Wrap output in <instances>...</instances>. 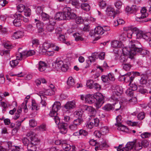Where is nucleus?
Masks as SVG:
<instances>
[{
    "mask_svg": "<svg viewBox=\"0 0 151 151\" xmlns=\"http://www.w3.org/2000/svg\"><path fill=\"white\" fill-rule=\"evenodd\" d=\"M85 99L86 102L89 104L93 103L96 100V102L95 104L97 108L100 107L104 102V96L99 92L96 93L94 96L87 94L85 96Z\"/></svg>",
    "mask_w": 151,
    "mask_h": 151,
    "instance_id": "obj_1",
    "label": "nucleus"
},
{
    "mask_svg": "<svg viewBox=\"0 0 151 151\" xmlns=\"http://www.w3.org/2000/svg\"><path fill=\"white\" fill-rule=\"evenodd\" d=\"M129 47L131 48V53L134 55L137 53L144 55L148 54L149 51L143 49L141 45L139 42L137 40L131 41L129 44Z\"/></svg>",
    "mask_w": 151,
    "mask_h": 151,
    "instance_id": "obj_2",
    "label": "nucleus"
},
{
    "mask_svg": "<svg viewBox=\"0 0 151 151\" xmlns=\"http://www.w3.org/2000/svg\"><path fill=\"white\" fill-rule=\"evenodd\" d=\"M123 54L120 58V61L122 63H130L134 58V55L131 53V48L124 47L123 49Z\"/></svg>",
    "mask_w": 151,
    "mask_h": 151,
    "instance_id": "obj_3",
    "label": "nucleus"
},
{
    "mask_svg": "<svg viewBox=\"0 0 151 151\" xmlns=\"http://www.w3.org/2000/svg\"><path fill=\"white\" fill-rule=\"evenodd\" d=\"M61 104L59 101H55L52 106V109L50 111L49 115L53 117V119L55 122L57 124H59L60 123V120L58 116H57V112L61 108Z\"/></svg>",
    "mask_w": 151,
    "mask_h": 151,
    "instance_id": "obj_4",
    "label": "nucleus"
},
{
    "mask_svg": "<svg viewBox=\"0 0 151 151\" xmlns=\"http://www.w3.org/2000/svg\"><path fill=\"white\" fill-rule=\"evenodd\" d=\"M35 53L34 50H31L27 51L22 50V48H20L19 49L18 52L16 54V56L19 60H22L26 57L32 56Z\"/></svg>",
    "mask_w": 151,
    "mask_h": 151,
    "instance_id": "obj_5",
    "label": "nucleus"
},
{
    "mask_svg": "<svg viewBox=\"0 0 151 151\" xmlns=\"http://www.w3.org/2000/svg\"><path fill=\"white\" fill-rule=\"evenodd\" d=\"M139 73L137 72H132L128 73L126 74L121 75L122 76H124V79L126 82L129 83V84H131L133 81L136 76H139Z\"/></svg>",
    "mask_w": 151,
    "mask_h": 151,
    "instance_id": "obj_6",
    "label": "nucleus"
},
{
    "mask_svg": "<svg viewBox=\"0 0 151 151\" xmlns=\"http://www.w3.org/2000/svg\"><path fill=\"white\" fill-rule=\"evenodd\" d=\"M63 11L64 12L66 15V19H73L76 17V15L72 12V10L70 7L64 8Z\"/></svg>",
    "mask_w": 151,
    "mask_h": 151,
    "instance_id": "obj_7",
    "label": "nucleus"
},
{
    "mask_svg": "<svg viewBox=\"0 0 151 151\" xmlns=\"http://www.w3.org/2000/svg\"><path fill=\"white\" fill-rule=\"evenodd\" d=\"M123 93L122 89L119 86H116L113 92V94L111 97L112 100L116 101L118 98L116 96H120Z\"/></svg>",
    "mask_w": 151,
    "mask_h": 151,
    "instance_id": "obj_8",
    "label": "nucleus"
},
{
    "mask_svg": "<svg viewBox=\"0 0 151 151\" xmlns=\"http://www.w3.org/2000/svg\"><path fill=\"white\" fill-rule=\"evenodd\" d=\"M26 135L29 138L31 142L34 143V142H40V140L36 137V134L30 131L27 132Z\"/></svg>",
    "mask_w": 151,
    "mask_h": 151,
    "instance_id": "obj_9",
    "label": "nucleus"
},
{
    "mask_svg": "<svg viewBox=\"0 0 151 151\" xmlns=\"http://www.w3.org/2000/svg\"><path fill=\"white\" fill-rule=\"evenodd\" d=\"M62 147L65 151H76V147L74 146H71L65 141L62 143Z\"/></svg>",
    "mask_w": 151,
    "mask_h": 151,
    "instance_id": "obj_10",
    "label": "nucleus"
},
{
    "mask_svg": "<svg viewBox=\"0 0 151 151\" xmlns=\"http://www.w3.org/2000/svg\"><path fill=\"white\" fill-rule=\"evenodd\" d=\"M134 32L132 35H136L137 38L138 39L143 38V36L144 35V32L142 31L139 30L136 27L134 28L133 29Z\"/></svg>",
    "mask_w": 151,
    "mask_h": 151,
    "instance_id": "obj_11",
    "label": "nucleus"
},
{
    "mask_svg": "<svg viewBox=\"0 0 151 151\" xmlns=\"http://www.w3.org/2000/svg\"><path fill=\"white\" fill-rule=\"evenodd\" d=\"M58 127L61 130L60 131L62 133L65 134L67 131V127L68 124L67 123L62 122L59 123Z\"/></svg>",
    "mask_w": 151,
    "mask_h": 151,
    "instance_id": "obj_12",
    "label": "nucleus"
},
{
    "mask_svg": "<svg viewBox=\"0 0 151 151\" xmlns=\"http://www.w3.org/2000/svg\"><path fill=\"white\" fill-rule=\"evenodd\" d=\"M63 65V62L57 59L56 61L52 64L53 67L57 70L60 69L62 66Z\"/></svg>",
    "mask_w": 151,
    "mask_h": 151,
    "instance_id": "obj_13",
    "label": "nucleus"
},
{
    "mask_svg": "<svg viewBox=\"0 0 151 151\" xmlns=\"http://www.w3.org/2000/svg\"><path fill=\"white\" fill-rule=\"evenodd\" d=\"M55 19L58 20H62L66 19V15L64 12H59L57 13L55 17Z\"/></svg>",
    "mask_w": 151,
    "mask_h": 151,
    "instance_id": "obj_14",
    "label": "nucleus"
},
{
    "mask_svg": "<svg viewBox=\"0 0 151 151\" xmlns=\"http://www.w3.org/2000/svg\"><path fill=\"white\" fill-rule=\"evenodd\" d=\"M39 142H34L33 143L30 142L29 144L27 146V148L28 151H36L37 148L36 145Z\"/></svg>",
    "mask_w": 151,
    "mask_h": 151,
    "instance_id": "obj_15",
    "label": "nucleus"
},
{
    "mask_svg": "<svg viewBox=\"0 0 151 151\" xmlns=\"http://www.w3.org/2000/svg\"><path fill=\"white\" fill-rule=\"evenodd\" d=\"M76 102L75 101H72L67 102L64 105V107L67 109L70 110L75 107Z\"/></svg>",
    "mask_w": 151,
    "mask_h": 151,
    "instance_id": "obj_16",
    "label": "nucleus"
},
{
    "mask_svg": "<svg viewBox=\"0 0 151 151\" xmlns=\"http://www.w3.org/2000/svg\"><path fill=\"white\" fill-rule=\"evenodd\" d=\"M106 12L108 15L113 17V18H114L115 14H117L114 9L110 7L107 8Z\"/></svg>",
    "mask_w": 151,
    "mask_h": 151,
    "instance_id": "obj_17",
    "label": "nucleus"
},
{
    "mask_svg": "<svg viewBox=\"0 0 151 151\" xmlns=\"http://www.w3.org/2000/svg\"><path fill=\"white\" fill-rule=\"evenodd\" d=\"M136 27H134L133 26H130L127 27H125L124 28V30L126 31H128L131 30L132 32V33H128L127 35V36L129 38H131L132 37V34L134 32L133 30L134 28H136Z\"/></svg>",
    "mask_w": 151,
    "mask_h": 151,
    "instance_id": "obj_18",
    "label": "nucleus"
},
{
    "mask_svg": "<svg viewBox=\"0 0 151 151\" xmlns=\"http://www.w3.org/2000/svg\"><path fill=\"white\" fill-rule=\"evenodd\" d=\"M111 44V46L114 48L120 47L122 46V43L117 40L112 41Z\"/></svg>",
    "mask_w": 151,
    "mask_h": 151,
    "instance_id": "obj_19",
    "label": "nucleus"
},
{
    "mask_svg": "<svg viewBox=\"0 0 151 151\" xmlns=\"http://www.w3.org/2000/svg\"><path fill=\"white\" fill-rule=\"evenodd\" d=\"M24 35L23 32L21 31L15 32L13 36V39L21 38Z\"/></svg>",
    "mask_w": 151,
    "mask_h": 151,
    "instance_id": "obj_20",
    "label": "nucleus"
},
{
    "mask_svg": "<svg viewBox=\"0 0 151 151\" xmlns=\"http://www.w3.org/2000/svg\"><path fill=\"white\" fill-rule=\"evenodd\" d=\"M35 25L38 29V32H41L44 30V28H43L44 24L41 22L38 23L37 22V23L35 24Z\"/></svg>",
    "mask_w": 151,
    "mask_h": 151,
    "instance_id": "obj_21",
    "label": "nucleus"
},
{
    "mask_svg": "<svg viewBox=\"0 0 151 151\" xmlns=\"http://www.w3.org/2000/svg\"><path fill=\"white\" fill-rule=\"evenodd\" d=\"M88 133L87 131L86 130L81 129L79 130V132H76L74 133L73 134L74 135H83L84 136H86L88 135Z\"/></svg>",
    "mask_w": 151,
    "mask_h": 151,
    "instance_id": "obj_22",
    "label": "nucleus"
},
{
    "mask_svg": "<svg viewBox=\"0 0 151 151\" xmlns=\"http://www.w3.org/2000/svg\"><path fill=\"white\" fill-rule=\"evenodd\" d=\"M115 102V103L113 104V109H115L116 111H117L119 110L121 107V105L119 102L117 100L116 101L115 100H113Z\"/></svg>",
    "mask_w": 151,
    "mask_h": 151,
    "instance_id": "obj_23",
    "label": "nucleus"
},
{
    "mask_svg": "<svg viewBox=\"0 0 151 151\" xmlns=\"http://www.w3.org/2000/svg\"><path fill=\"white\" fill-rule=\"evenodd\" d=\"M94 32L95 34L101 35L104 34L103 28L100 26H98L96 27L94 30Z\"/></svg>",
    "mask_w": 151,
    "mask_h": 151,
    "instance_id": "obj_24",
    "label": "nucleus"
},
{
    "mask_svg": "<svg viewBox=\"0 0 151 151\" xmlns=\"http://www.w3.org/2000/svg\"><path fill=\"white\" fill-rule=\"evenodd\" d=\"M46 68V64L44 62L42 61H40L39 63V70L40 71H43Z\"/></svg>",
    "mask_w": 151,
    "mask_h": 151,
    "instance_id": "obj_25",
    "label": "nucleus"
},
{
    "mask_svg": "<svg viewBox=\"0 0 151 151\" xmlns=\"http://www.w3.org/2000/svg\"><path fill=\"white\" fill-rule=\"evenodd\" d=\"M67 83L69 87H73L75 84V81L72 77L68 78Z\"/></svg>",
    "mask_w": 151,
    "mask_h": 151,
    "instance_id": "obj_26",
    "label": "nucleus"
},
{
    "mask_svg": "<svg viewBox=\"0 0 151 151\" xmlns=\"http://www.w3.org/2000/svg\"><path fill=\"white\" fill-rule=\"evenodd\" d=\"M88 60H86V63L87 64L85 67L86 68H88L89 65L91 64L92 62H94L95 61L96 59L94 58L92 56H89L88 57Z\"/></svg>",
    "mask_w": 151,
    "mask_h": 151,
    "instance_id": "obj_27",
    "label": "nucleus"
},
{
    "mask_svg": "<svg viewBox=\"0 0 151 151\" xmlns=\"http://www.w3.org/2000/svg\"><path fill=\"white\" fill-rule=\"evenodd\" d=\"M145 15H141V16L139 17H136L135 18L136 20L138 22H146L147 21L143 20L142 19L146 17H147L148 14H145Z\"/></svg>",
    "mask_w": 151,
    "mask_h": 151,
    "instance_id": "obj_28",
    "label": "nucleus"
},
{
    "mask_svg": "<svg viewBox=\"0 0 151 151\" xmlns=\"http://www.w3.org/2000/svg\"><path fill=\"white\" fill-rule=\"evenodd\" d=\"M83 122L82 118H77L75 119L73 122L74 124L76 125L77 127L80 125Z\"/></svg>",
    "mask_w": 151,
    "mask_h": 151,
    "instance_id": "obj_29",
    "label": "nucleus"
},
{
    "mask_svg": "<svg viewBox=\"0 0 151 151\" xmlns=\"http://www.w3.org/2000/svg\"><path fill=\"white\" fill-rule=\"evenodd\" d=\"M81 7L82 9L86 11H89L90 8L89 5L87 3L82 4L81 5Z\"/></svg>",
    "mask_w": 151,
    "mask_h": 151,
    "instance_id": "obj_30",
    "label": "nucleus"
},
{
    "mask_svg": "<svg viewBox=\"0 0 151 151\" xmlns=\"http://www.w3.org/2000/svg\"><path fill=\"white\" fill-rule=\"evenodd\" d=\"M103 109L104 110L106 111H109L111 110H113V105L109 104L105 105L103 107Z\"/></svg>",
    "mask_w": 151,
    "mask_h": 151,
    "instance_id": "obj_31",
    "label": "nucleus"
},
{
    "mask_svg": "<svg viewBox=\"0 0 151 151\" xmlns=\"http://www.w3.org/2000/svg\"><path fill=\"white\" fill-rule=\"evenodd\" d=\"M73 36L75 37V40L77 41L83 40V38L81 36H80V34L78 33H75L73 34Z\"/></svg>",
    "mask_w": 151,
    "mask_h": 151,
    "instance_id": "obj_32",
    "label": "nucleus"
},
{
    "mask_svg": "<svg viewBox=\"0 0 151 151\" xmlns=\"http://www.w3.org/2000/svg\"><path fill=\"white\" fill-rule=\"evenodd\" d=\"M143 38L146 40H149L151 38V33L150 32L144 33L143 35Z\"/></svg>",
    "mask_w": 151,
    "mask_h": 151,
    "instance_id": "obj_33",
    "label": "nucleus"
},
{
    "mask_svg": "<svg viewBox=\"0 0 151 151\" xmlns=\"http://www.w3.org/2000/svg\"><path fill=\"white\" fill-rule=\"evenodd\" d=\"M124 63L122 64V66L124 70L126 71L129 70L131 68L132 65L129 64V63Z\"/></svg>",
    "mask_w": 151,
    "mask_h": 151,
    "instance_id": "obj_34",
    "label": "nucleus"
},
{
    "mask_svg": "<svg viewBox=\"0 0 151 151\" xmlns=\"http://www.w3.org/2000/svg\"><path fill=\"white\" fill-rule=\"evenodd\" d=\"M16 57H17L16 56ZM16 58L17 59L16 60H12L10 61V65L11 67L12 68H14L19 63L18 60H19L17 59V57H16Z\"/></svg>",
    "mask_w": 151,
    "mask_h": 151,
    "instance_id": "obj_35",
    "label": "nucleus"
},
{
    "mask_svg": "<svg viewBox=\"0 0 151 151\" xmlns=\"http://www.w3.org/2000/svg\"><path fill=\"white\" fill-rule=\"evenodd\" d=\"M108 128L107 126H104L101 127L100 129V132H101L102 135L106 134L108 131Z\"/></svg>",
    "mask_w": 151,
    "mask_h": 151,
    "instance_id": "obj_36",
    "label": "nucleus"
},
{
    "mask_svg": "<svg viewBox=\"0 0 151 151\" xmlns=\"http://www.w3.org/2000/svg\"><path fill=\"white\" fill-rule=\"evenodd\" d=\"M24 14L26 17H29L31 14V9L29 8H26L23 12Z\"/></svg>",
    "mask_w": 151,
    "mask_h": 151,
    "instance_id": "obj_37",
    "label": "nucleus"
},
{
    "mask_svg": "<svg viewBox=\"0 0 151 151\" xmlns=\"http://www.w3.org/2000/svg\"><path fill=\"white\" fill-rule=\"evenodd\" d=\"M135 142H129L126 145V147L129 150L132 149L135 147Z\"/></svg>",
    "mask_w": 151,
    "mask_h": 151,
    "instance_id": "obj_38",
    "label": "nucleus"
},
{
    "mask_svg": "<svg viewBox=\"0 0 151 151\" xmlns=\"http://www.w3.org/2000/svg\"><path fill=\"white\" fill-rule=\"evenodd\" d=\"M25 8L24 6L22 4H20L17 6V9L19 12H23Z\"/></svg>",
    "mask_w": 151,
    "mask_h": 151,
    "instance_id": "obj_39",
    "label": "nucleus"
},
{
    "mask_svg": "<svg viewBox=\"0 0 151 151\" xmlns=\"http://www.w3.org/2000/svg\"><path fill=\"white\" fill-rule=\"evenodd\" d=\"M117 126L118 127V129L122 131H126V130L128 129V128L126 126L122 125L121 124H118Z\"/></svg>",
    "mask_w": 151,
    "mask_h": 151,
    "instance_id": "obj_40",
    "label": "nucleus"
},
{
    "mask_svg": "<svg viewBox=\"0 0 151 151\" xmlns=\"http://www.w3.org/2000/svg\"><path fill=\"white\" fill-rule=\"evenodd\" d=\"M45 92L46 90L40 91L39 92V93L38 94L40 96L42 100V99H43V100H45V99L46 98V97L45 96Z\"/></svg>",
    "mask_w": 151,
    "mask_h": 151,
    "instance_id": "obj_41",
    "label": "nucleus"
},
{
    "mask_svg": "<svg viewBox=\"0 0 151 151\" xmlns=\"http://www.w3.org/2000/svg\"><path fill=\"white\" fill-rule=\"evenodd\" d=\"M55 91L52 89H49L46 90L45 95H52L55 94Z\"/></svg>",
    "mask_w": 151,
    "mask_h": 151,
    "instance_id": "obj_42",
    "label": "nucleus"
},
{
    "mask_svg": "<svg viewBox=\"0 0 151 151\" xmlns=\"http://www.w3.org/2000/svg\"><path fill=\"white\" fill-rule=\"evenodd\" d=\"M151 133L148 132H143L141 134V136L143 138H146L150 137Z\"/></svg>",
    "mask_w": 151,
    "mask_h": 151,
    "instance_id": "obj_43",
    "label": "nucleus"
},
{
    "mask_svg": "<svg viewBox=\"0 0 151 151\" xmlns=\"http://www.w3.org/2000/svg\"><path fill=\"white\" fill-rule=\"evenodd\" d=\"M142 147V145L141 142H137L134 147L135 150H140Z\"/></svg>",
    "mask_w": 151,
    "mask_h": 151,
    "instance_id": "obj_44",
    "label": "nucleus"
},
{
    "mask_svg": "<svg viewBox=\"0 0 151 151\" xmlns=\"http://www.w3.org/2000/svg\"><path fill=\"white\" fill-rule=\"evenodd\" d=\"M93 81L91 80L88 81L86 83V85L88 88L91 89L93 88Z\"/></svg>",
    "mask_w": 151,
    "mask_h": 151,
    "instance_id": "obj_45",
    "label": "nucleus"
},
{
    "mask_svg": "<svg viewBox=\"0 0 151 151\" xmlns=\"http://www.w3.org/2000/svg\"><path fill=\"white\" fill-rule=\"evenodd\" d=\"M21 20L14 19L13 22L14 25L16 27H19L21 24Z\"/></svg>",
    "mask_w": 151,
    "mask_h": 151,
    "instance_id": "obj_46",
    "label": "nucleus"
},
{
    "mask_svg": "<svg viewBox=\"0 0 151 151\" xmlns=\"http://www.w3.org/2000/svg\"><path fill=\"white\" fill-rule=\"evenodd\" d=\"M83 22V19L81 17H78L76 18V22L77 24H82Z\"/></svg>",
    "mask_w": 151,
    "mask_h": 151,
    "instance_id": "obj_47",
    "label": "nucleus"
},
{
    "mask_svg": "<svg viewBox=\"0 0 151 151\" xmlns=\"http://www.w3.org/2000/svg\"><path fill=\"white\" fill-rule=\"evenodd\" d=\"M74 115L78 118H82V116L83 114V111H77L74 113Z\"/></svg>",
    "mask_w": 151,
    "mask_h": 151,
    "instance_id": "obj_48",
    "label": "nucleus"
},
{
    "mask_svg": "<svg viewBox=\"0 0 151 151\" xmlns=\"http://www.w3.org/2000/svg\"><path fill=\"white\" fill-rule=\"evenodd\" d=\"M78 128L76 125H75L73 123H72L69 126V128L71 130L73 131H75Z\"/></svg>",
    "mask_w": 151,
    "mask_h": 151,
    "instance_id": "obj_49",
    "label": "nucleus"
},
{
    "mask_svg": "<svg viewBox=\"0 0 151 151\" xmlns=\"http://www.w3.org/2000/svg\"><path fill=\"white\" fill-rule=\"evenodd\" d=\"M41 16L42 19L44 21L48 19L49 18V15L44 12H42Z\"/></svg>",
    "mask_w": 151,
    "mask_h": 151,
    "instance_id": "obj_50",
    "label": "nucleus"
},
{
    "mask_svg": "<svg viewBox=\"0 0 151 151\" xmlns=\"http://www.w3.org/2000/svg\"><path fill=\"white\" fill-rule=\"evenodd\" d=\"M36 129L38 131L40 130L41 131H44L46 130V125L44 124H42L39 127L36 128Z\"/></svg>",
    "mask_w": 151,
    "mask_h": 151,
    "instance_id": "obj_51",
    "label": "nucleus"
},
{
    "mask_svg": "<svg viewBox=\"0 0 151 151\" xmlns=\"http://www.w3.org/2000/svg\"><path fill=\"white\" fill-rule=\"evenodd\" d=\"M32 109L33 110L35 109L36 110H37L39 109V107L37 106V104L34 101H32Z\"/></svg>",
    "mask_w": 151,
    "mask_h": 151,
    "instance_id": "obj_52",
    "label": "nucleus"
},
{
    "mask_svg": "<svg viewBox=\"0 0 151 151\" xmlns=\"http://www.w3.org/2000/svg\"><path fill=\"white\" fill-rule=\"evenodd\" d=\"M51 47V44H50L48 42H45L43 45V48L47 50Z\"/></svg>",
    "mask_w": 151,
    "mask_h": 151,
    "instance_id": "obj_53",
    "label": "nucleus"
},
{
    "mask_svg": "<svg viewBox=\"0 0 151 151\" xmlns=\"http://www.w3.org/2000/svg\"><path fill=\"white\" fill-rule=\"evenodd\" d=\"M122 5V2L119 1H117L115 3V6L118 9H119L121 8Z\"/></svg>",
    "mask_w": 151,
    "mask_h": 151,
    "instance_id": "obj_54",
    "label": "nucleus"
},
{
    "mask_svg": "<svg viewBox=\"0 0 151 151\" xmlns=\"http://www.w3.org/2000/svg\"><path fill=\"white\" fill-rule=\"evenodd\" d=\"M99 7L102 9H104L106 7V2L103 1H101L99 2Z\"/></svg>",
    "mask_w": 151,
    "mask_h": 151,
    "instance_id": "obj_55",
    "label": "nucleus"
},
{
    "mask_svg": "<svg viewBox=\"0 0 151 151\" xmlns=\"http://www.w3.org/2000/svg\"><path fill=\"white\" fill-rule=\"evenodd\" d=\"M29 125L32 127H35L37 125L36 122L35 120L32 119L29 121Z\"/></svg>",
    "mask_w": 151,
    "mask_h": 151,
    "instance_id": "obj_56",
    "label": "nucleus"
},
{
    "mask_svg": "<svg viewBox=\"0 0 151 151\" xmlns=\"http://www.w3.org/2000/svg\"><path fill=\"white\" fill-rule=\"evenodd\" d=\"M46 29L49 32H52L54 31V27L53 25L49 24L47 26Z\"/></svg>",
    "mask_w": 151,
    "mask_h": 151,
    "instance_id": "obj_57",
    "label": "nucleus"
},
{
    "mask_svg": "<svg viewBox=\"0 0 151 151\" xmlns=\"http://www.w3.org/2000/svg\"><path fill=\"white\" fill-rule=\"evenodd\" d=\"M97 91H99L101 88L100 86L97 83H94L93 85V88Z\"/></svg>",
    "mask_w": 151,
    "mask_h": 151,
    "instance_id": "obj_58",
    "label": "nucleus"
},
{
    "mask_svg": "<svg viewBox=\"0 0 151 151\" xmlns=\"http://www.w3.org/2000/svg\"><path fill=\"white\" fill-rule=\"evenodd\" d=\"M140 83L142 84H145L147 82V80L146 77L143 76L142 77L140 80Z\"/></svg>",
    "mask_w": 151,
    "mask_h": 151,
    "instance_id": "obj_59",
    "label": "nucleus"
},
{
    "mask_svg": "<svg viewBox=\"0 0 151 151\" xmlns=\"http://www.w3.org/2000/svg\"><path fill=\"white\" fill-rule=\"evenodd\" d=\"M22 141L24 145L27 146L30 142L29 139L26 138H24L22 139Z\"/></svg>",
    "mask_w": 151,
    "mask_h": 151,
    "instance_id": "obj_60",
    "label": "nucleus"
},
{
    "mask_svg": "<svg viewBox=\"0 0 151 151\" xmlns=\"http://www.w3.org/2000/svg\"><path fill=\"white\" fill-rule=\"evenodd\" d=\"M68 68V66L67 64H64L63 63V65L62 66V67L60 69L63 71L65 72L67 70Z\"/></svg>",
    "mask_w": 151,
    "mask_h": 151,
    "instance_id": "obj_61",
    "label": "nucleus"
},
{
    "mask_svg": "<svg viewBox=\"0 0 151 151\" xmlns=\"http://www.w3.org/2000/svg\"><path fill=\"white\" fill-rule=\"evenodd\" d=\"M126 93L127 95L131 96L133 95V91L130 88L127 90Z\"/></svg>",
    "mask_w": 151,
    "mask_h": 151,
    "instance_id": "obj_62",
    "label": "nucleus"
},
{
    "mask_svg": "<svg viewBox=\"0 0 151 151\" xmlns=\"http://www.w3.org/2000/svg\"><path fill=\"white\" fill-rule=\"evenodd\" d=\"M142 146L145 147H147L149 145V142L147 140H144L141 142Z\"/></svg>",
    "mask_w": 151,
    "mask_h": 151,
    "instance_id": "obj_63",
    "label": "nucleus"
},
{
    "mask_svg": "<svg viewBox=\"0 0 151 151\" xmlns=\"http://www.w3.org/2000/svg\"><path fill=\"white\" fill-rule=\"evenodd\" d=\"M93 134L94 136L98 138L100 137L102 135L100 131L98 130L95 131L94 132Z\"/></svg>",
    "mask_w": 151,
    "mask_h": 151,
    "instance_id": "obj_64",
    "label": "nucleus"
}]
</instances>
